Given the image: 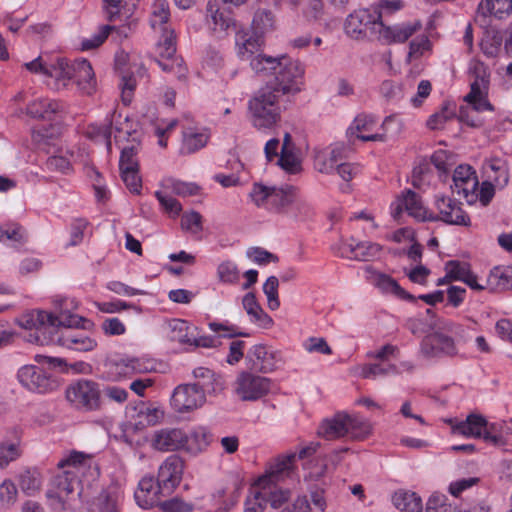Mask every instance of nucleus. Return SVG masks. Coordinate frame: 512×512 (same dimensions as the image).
<instances>
[{
	"label": "nucleus",
	"instance_id": "f257e3e1",
	"mask_svg": "<svg viewBox=\"0 0 512 512\" xmlns=\"http://www.w3.org/2000/svg\"><path fill=\"white\" fill-rule=\"evenodd\" d=\"M251 69L260 77H271L266 84H280L283 91H301L304 67L286 55L257 54L250 59Z\"/></svg>",
	"mask_w": 512,
	"mask_h": 512
},
{
	"label": "nucleus",
	"instance_id": "f03ea898",
	"mask_svg": "<svg viewBox=\"0 0 512 512\" xmlns=\"http://www.w3.org/2000/svg\"><path fill=\"white\" fill-rule=\"evenodd\" d=\"M280 84H266L255 92L248 102L252 124L257 129H271L281 119L286 109L287 96L299 91H283Z\"/></svg>",
	"mask_w": 512,
	"mask_h": 512
},
{
	"label": "nucleus",
	"instance_id": "7ed1b4c3",
	"mask_svg": "<svg viewBox=\"0 0 512 512\" xmlns=\"http://www.w3.org/2000/svg\"><path fill=\"white\" fill-rule=\"evenodd\" d=\"M78 303L74 299L64 298L60 300L58 314L48 313L42 310L24 313L18 320L21 327L28 330H36L39 334L51 333L60 326L88 329L92 326L91 321L78 315L72 314L71 309H77Z\"/></svg>",
	"mask_w": 512,
	"mask_h": 512
},
{
	"label": "nucleus",
	"instance_id": "20e7f679",
	"mask_svg": "<svg viewBox=\"0 0 512 512\" xmlns=\"http://www.w3.org/2000/svg\"><path fill=\"white\" fill-rule=\"evenodd\" d=\"M432 332L420 342L419 355L426 359L454 357L458 348L453 336L460 335L463 326L448 319H437Z\"/></svg>",
	"mask_w": 512,
	"mask_h": 512
},
{
	"label": "nucleus",
	"instance_id": "39448f33",
	"mask_svg": "<svg viewBox=\"0 0 512 512\" xmlns=\"http://www.w3.org/2000/svg\"><path fill=\"white\" fill-rule=\"evenodd\" d=\"M371 433V425L358 415L338 412L324 419L318 428V435L326 440L349 436L353 440L365 439Z\"/></svg>",
	"mask_w": 512,
	"mask_h": 512
},
{
	"label": "nucleus",
	"instance_id": "423d86ee",
	"mask_svg": "<svg viewBox=\"0 0 512 512\" xmlns=\"http://www.w3.org/2000/svg\"><path fill=\"white\" fill-rule=\"evenodd\" d=\"M296 194V189L289 185L276 187L254 183L249 197L257 207L286 216Z\"/></svg>",
	"mask_w": 512,
	"mask_h": 512
},
{
	"label": "nucleus",
	"instance_id": "0eeeda50",
	"mask_svg": "<svg viewBox=\"0 0 512 512\" xmlns=\"http://www.w3.org/2000/svg\"><path fill=\"white\" fill-rule=\"evenodd\" d=\"M382 13L377 8L358 9L349 14L344 23L345 33L352 39H376Z\"/></svg>",
	"mask_w": 512,
	"mask_h": 512
},
{
	"label": "nucleus",
	"instance_id": "6e6552de",
	"mask_svg": "<svg viewBox=\"0 0 512 512\" xmlns=\"http://www.w3.org/2000/svg\"><path fill=\"white\" fill-rule=\"evenodd\" d=\"M469 74L472 77L470 92L464 100L477 112L494 111V106L487 98L490 83L487 66L481 61H472L469 65Z\"/></svg>",
	"mask_w": 512,
	"mask_h": 512
},
{
	"label": "nucleus",
	"instance_id": "1a4fd4ad",
	"mask_svg": "<svg viewBox=\"0 0 512 512\" xmlns=\"http://www.w3.org/2000/svg\"><path fill=\"white\" fill-rule=\"evenodd\" d=\"M434 206L437 213L430 212L429 221H442L449 225L470 226V217L463 210L460 202L445 195H436Z\"/></svg>",
	"mask_w": 512,
	"mask_h": 512
},
{
	"label": "nucleus",
	"instance_id": "9d476101",
	"mask_svg": "<svg viewBox=\"0 0 512 512\" xmlns=\"http://www.w3.org/2000/svg\"><path fill=\"white\" fill-rule=\"evenodd\" d=\"M271 388V381L267 377L241 372L234 384L236 395L243 401H255L265 396Z\"/></svg>",
	"mask_w": 512,
	"mask_h": 512
},
{
	"label": "nucleus",
	"instance_id": "9b49d317",
	"mask_svg": "<svg viewBox=\"0 0 512 512\" xmlns=\"http://www.w3.org/2000/svg\"><path fill=\"white\" fill-rule=\"evenodd\" d=\"M66 398L76 408L91 411L99 408L100 390L97 383L80 380L67 388Z\"/></svg>",
	"mask_w": 512,
	"mask_h": 512
},
{
	"label": "nucleus",
	"instance_id": "f8f14e48",
	"mask_svg": "<svg viewBox=\"0 0 512 512\" xmlns=\"http://www.w3.org/2000/svg\"><path fill=\"white\" fill-rule=\"evenodd\" d=\"M17 379L28 391L40 394L51 392L58 386L55 379L35 365L22 366L17 372Z\"/></svg>",
	"mask_w": 512,
	"mask_h": 512
},
{
	"label": "nucleus",
	"instance_id": "ddd939ff",
	"mask_svg": "<svg viewBox=\"0 0 512 512\" xmlns=\"http://www.w3.org/2000/svg\"><path fill=\"white\" fill-rule=\"evenodd\" d=\"M184 472V461L178 455L168 456L159 466L157 487L162 495L171 494L180 484Z\"/></svg>",
	"mask_w": 512,
	"mask_h": 512
},
{
	"label": "nucleus",
	"instance_id": "4468645a",
	"mask_svg": "<svg viewBox=\"0 0 512 512\" xmlns=\"http://www.w3.org/2000/svg\"><path fill=\"white\" fill-rule=\"evenodd\" d=\"M247 359L251 364V369L262 373H270L284 363L280 350L262 344L254 345L248 351Z\"/></svg>",
	"mask_w": 512,
	"mask_h": 512
},
{
	"label": "nucleus",
	"instance_id": "2eb2a0df",
	"mask_svg": "<svg viewBox=\"0 0 512 512\" xmlns=\"http://www.w3.org/2000/svg\"><path fill=\"white\" fill-rule=\"evenodd\" d=\"M452 180L451 189L454 193L463 197L469 204L477 201L479 181L475 170L470 165H459L456 167Z\"/></svg>",
	"mask_w": 512,
	"mask_h": 512
},
{
	"label": "nucleus",
	"instance_id": "dca6fc26",
	"mask_svg": "<svg viewBox=\"0 0 512 512\" xmlns=\"http://www.w3.org/2000/svg\"><path fill=\"white\" fill-rule=\"evenodd\" d=\"M205 22L209 32L218 39L225 38L235 29V20L229 12L220 8L216 0L207 2Z\"/></svg>",
	"mask_w": 512,
	"mask_h": 512
},
{
	"label": "nucleus",
	"instance_id": "f3484780",
	"mask_svg": "<svg viewBox=\"0 0 512 512\" xmlns=\"http://www.w3.org/2000/svg\"><path fill=\"white\" fill-rule=\"evenodd\" d=\"M72 473V470H64L53 478L46 495L54 509H65L66 498L78 485V477Z\"/></svg>",
	"mask_w": 512,
	"mask_h": 512
},
{
	"label": "nucleus",
	"instance_id": "a211bd4d",
	"mask_svg": "<svg viewBox=\"0 0 512 512\" xmlns=\"http://www.w3.org/2000/svg\"><path fill=\"white\" fill-rule=\"evenodd\" d=\"M205 402L204 392L195 384L179 385L171 397L172 407L179 413H184L202 406Z\"/></svg>",
	"mask_w": 512,
	"mask_h": 512
},
{
	"label": "nucleus",
	"instance_id": "6ab92c4d",
	"mask_svg": "<svg viewBox=\"0 0 512 512\" xmlns=\"http://www.w3.org/2000/svg\"><path fill=\"white\" fill-rule=\"evenodd\" d=\"M422 28L419 20L402 22L392 26L385 25L381 19L377 40L390 45L393 43H404Z\"/></svg>",
	"mask_w": 512,
	"mask_h": 512
},
{
	"label": "nucleus",
	"instance_id": "aec40b11",
	"mask_svg": "<svg viewBox=\"0 0 512 512\" xmlns=\"http://www.w3.org/2000/svg\"><path fill=\"white\" fill-rule=\"evenodd\" d=\"M71 328L60 326V328L54 331L50 341L68 349L81 352L91 351L96 347L97 343L94 339L81 332L73 331Z\"/></svg>",
	"mask_w": 512,
	"mask_h": 512
},
{
	"label": "nucleus",
	"instance_id": "412c9836",
	"mask_svg": "<svg viewBox=\"0 0 512 512\" xmlns=\"http://www.w3.org/2000/svg\"><path fill=\"white\" fill-rule=\"evenodd\" d=\"M296 457L297 454L291 452L274 458L268 464L265 474L257 479L258 483H278L286 478L292 477L295 470Z\"/></svg>",
	"mask_w": 512,
	"mask_h": 512
},
{
	"label": "nucleus",
	"instance_id": "4be33fe9",
	"mask_svg": "<svg viewBox=\"0 0 512 512\" xmlns=\"http://www.w3.org/2000/svg\"><path fill=\"white\" fill-rule=\"evenodd\" d=\"M404 210L417 220L429 221L430 211L424 207L419 195L412 190L404 192L392 205L393 217L398 218Z\"/></svg>",
	"mask_w": 512,
	"mask_h": 512
},
{
	"label": "nucleus",
	"instance_id": "5701e85b",
	"mask_svg": "<svg viewBox=\"0 0 512 512\" xmlns=\"http://www.w3.org/2000/svg\"><path fill=\"white\" fill-rule=\"evenodd\" d=\"M187 434L180 428H162L154 432L152 447L162 452L184 450Z\"/></svg>",
	"mask_w": 512,
	"mask_h": 512
},
{
	"label": "nucleus",
	"instance_id": "b1692460",
	"mask_svg": "<svg viewBox=\"0 0 512 512\" xmlns=\"http://www.w3.org/2000/svg\"><path fill=\"white\" fill-rule=\"evenodd\" d=\"M382 250V246L369 242H356L355 239L341 241L339 246V253L341 257L354 259L358 261H368L376 256Z\"/></svg>",
	"mask_w": 512,
	"mask_h": 512
},
{
	"label": "nucleus",
	"instance_id": "393cba45",
	"mask_svg": "<svg viewBox=\"0 0 512 512\" xmlns=\"http://www.w3.org/2000/svg\"><path fill=\"white\" fill-rule=\"evenodd\" d=\"M447 422L451 427L452 433L455 435L483 439L486 418L481 414L471 413L465 420L449 419Z\"/></svg>",
	"mask_w": 512,
	"mask_h": 512
},
{
	"label": "nucleus",
	"instance_id": "a878e982",
	"mask_svg": "<svg viewBox=\"0 0 512 512\" xmlns=\"http://www.w3.org/2000/svg\"><path fill=\"white\" fill-rule=\"evenodd\" d=\"M22 433L18 428H11L0 440V468H6L22 455Z\"/></svg>",
	"mask_w": 512,
	"mask_h": 512
},
{
	"label": "nucleus",
	"instance_id": "bb28decb",
	"mask_svg": "<svg viewBox=\"0 0 512 512\" xmlns=\"http://www.w3.org/2000/svg\"><path fill=\"white\" fill-rule=\"evenodd\" d=\"M365 279L384 293H392L402 299H412L400 285L387 274L376 271L372 266H366L364 269Z\"/></svg>",
	"mask_w": 512,
	"mask_h": 512
},
{
	"label": "nucleus",
	"instance_id": "cd10ccee",
	"mask_svg": "<svg viewBox=\"0 0 512 512\" xmlns=\"http://www.w3.org/2000/svg\"><path fill=\"white\" fill-rule=\"evenodd\" d=\"M326 501L322 490H311L308 496H299L281 512H324Z\"/></svg>",
	"mask_w": 512,
	"mask_h": 512
},
{
	"label": "nucleus",
	"instance_id": "c85d7f7f",
	"mask_svg": "<svg viewBox=\"0 0 512 512\" xmlns=\"http://www.w3.org/2000/svg\"><path fill=\"white\" fill-rule=\"evenodd\" d=\"M254 488L262 498L265 505L267 506V504H270L274 509L280 508L291 497L289 489L279 487L277 486V483L274 482L258 483V480H256Z\"/></svg>",
	"mask_w": 512,
	"mask_h": 512
},
{
	"label": "nucleus",
	"instance_id": "c756f323",
	"mask_svg": "<svg viewBox=\"0 0 512 512\" xmlns=\"http://www.w3.org/2000/svg\"><path fill=\"white\" fill-rule=\"evenodd\" d=\"M482 170L486 178L499 189L505 188L510 179L509 166L505 159L492 157L483 162Z\"/></svg>",
	"mask_w": 512,
	"mask_h": 512
},
{
	"label": "nucleus",
	"instance_id": "7c9ffc66",
	"mask_svg": "<svg viewBox=\"0 0 512 512\" xmlns=\"http://www.w3.org/2000/svg\"><path fill=\"white\" fill-rule=\"evenodd\" d=\"M375 123V118L372 115H358L348 128L347 133L351 136L355 135L357 139L362 141H385V134L368 133L375 126Z\"/></svg>",
	"mask_w": 512,
	"mask_h": 512
},
{
	"label": "nucleus",
	"instance_id": "2f4dec72",
	"mask_svg": "<svg viewBox=\"0 0 512 512\" xmlns=\"http://www.w3.org/2000/svg\"><path fill=\"white\" fill-rule=\"evenodd\" d=\"M73 79L83 93L90 95L95 91V74L91 64L86 59L74 62Z\"/></svg>",
	"mask_w": 512,
	"mask_h": 512
},
{
	"label": "nucleus",
	"instance_id": "473e14b6",
	"mask_svg": "<svg viewBox=\"0 0 512 512\" xmlns=\"http://www.w3.org/2000/svg\"><path fill=\"white\" fill-rule=\"evenodd\" d=\"M193 375L197 380L194 384L204 392V395L216 394L223 389L221 377L206 367L194 369Z\"/></svg>",
	"mask_w": 512,
	"mask_h": 512
},
{
	"label": "nucleus",
	"instance_id": "72a5a7b5",
	"mask_svg": "<svg viewBox=\"0 0 512 512\" xmlns=\"http://www.w3.org/2000/svg\"><path fill=\"white\" fill-rule=\"evenodd\" d=\"M61 109L60 102L48 98H39L29 103L26 111L33 118L52 120Z\"/></svg>",
	"mask_w": 512,
	"mask_h": 512
},
{
	"label": "nucleus",
	"instance_id": "f704fd0d",
	"mask_svg": "<svg viewBox=\"0 0 512 512\" xmlns=\"http://www.w3.org/2000/svg\"><path fill=\"white\" fill-rule=\"evenodd\" d=\"M242 304L252 322L265 329L272 326V318L258 304L254 293H247L243 297Z\"/></svg>",
	"mask_w": 512,
	"mask_h": 512
},
{
	"label": "nucleus",
	"instance_id": "c9c22d12",
	"mask_svg": "<svg viewBox=\"0 0 512 512\" xmlns=\"http://www.w3.org/2000/svg\"><path fill=\"white\" fill-rule=\"evenodd\" d=\"M394 506L402 512H422V499L415 492L398 490L392 496Z\"/></svg>",
	"mask_w": 512,
	"mask_h": 512
},
{
	"label": "nucleus",
	"instance_id": "e433bc0d",
	"mask_svg": "<svg viewBox=\"0 0 512 512\" xmlns=\"http://www.w3.org/2000/svg\"><path fill=\"white\" fill-rule=\"evenodd\" d=\"M168 327L170 329V340L189 346L192 345L194 334L197 331L196 327L182 319H172Z\"/></svg>",
	"mask_w": 512,
	"mask_h": 512
},
{
	"label": "nucleus",
	"instance_id": "4c0bfd02",
	"mask_svg": "<svg viewBox=\"0 0 512 512\" xmlns=\"http://www.w3.org/2000/svg\"><path fill=\"white\" fill-rule=\"evenodd\" d=\"M91 459V455L73 450L57 463V467L63 471L72 470V475L77 476L78 472L89 466Z\"/></svg>",
	"mask_w": 512,
	"mask_h": 512
},
{
	"label": "nucleus",
	"instance_id": "58836bf2",
	"mask_svg": "<svg viewBox=\"0 0 512 512\" xmlns=\"http://www.w3.org/2000/svg\"><path fill=\"white\" fill-rule=\"evenodd\" d=\"M511 12L512 0H482L477 7V13L483 17L493 15L502 18Z\"/></svg>",
	"mask_w": 512,
	"mask_h": 512
},
{
	"label": "nucleus",
	"instance_id": "ea45409f",
	"mask_svg": "<svg viewBox=\"0 0 512 512\" xmlns=\"http://www.w3.org/2000/svg\"><path fill=\"white\" fill-rule=\"evenodd\" d=\"M112 120L107 119L103 124H89L85 129V135L96 143L105 144L108 152L112 149L111 143Z\"/></svg>",
	"mask_w": 512,
	"mask_h": 512
},
{
	"label": "nucleus",
	"instance_id": "a19ab883",
	"mask_svg": "<svg viewBox=\"0 0 512 512\" xmlns=\"http://www.w3.org/2000/svg\"><path fill=\"white\" fill-rule=\"evenodd\" d=\"M47 69V76L54 78L57 83H62L63 86H66L73 79L74 63L69 64L63 58H57L50 62Z\"/></svg>",
	"mask_w": 512,
	"mask_h": 512
},
{
	"label": "nucleus",
	"instance_id": "79ce46f5",
	"mask_svg": "<svg viewBox=\"0 0 512 512\" xmlns=\"http://www.w3.org/2000/svg\"><path fill=\"white\" fill-rule=\"evenodd\" d=\"M209 139V134L205 131H197L194 129H188L183 133V141L181 146V152L190 154L203 148Z\"/></svg>",
	"mask_w": 512,
	"mask_h": 512
},
{
	"label": "nucleus",
	"instance_id": "37998d69",
	"mask_svg": "<svg viewBox=\"0 0 512 512\" xmlns=\"http://www.w3.org/2000/svg\"><path fill=\"white\" fill-rule=\"evenodd\" d=\"M159 492L153 477H143L138 485V490L135 492V499L139 506L147 508L154 502V497Z\"/></svg>",
	"mask_w": 512,
	"mask_h": 512
},
{
	"label": "nucleus",
	"instance_id": "c03bdc74",
	"mask_svg": "<svg viewBox=\"0 0 512 512\" xmlns=\"http://www.w3.org/2000/svg\"><path fill=\"white\" fill-rule=\"evenodd\" d=\"M18 480L21 490L27 495H34L40 490L42 485L41 475L35 469L22 471L18 476Z\"/></svg>",
	"mask_w": 512,
	"mask_h": 512
},
{
	"label": "nucleus",
	"instance_id": "a18cd8bd",
	"mask_svg": "<svg viewBox=\"0 0 512 512\" xmlns=\"http://www.w3.org/2000/svg\"><path fill=\"white\" fill-rule=\"evenodd\" d=\"M401 371L395 364L373 363L364 365L361 368V376L366 379H375L389 375H399Z\"/></svg>",
	"mask_w": 512,
	"mask_h": 512
},
{
	"label": "nucleus",
	"instance_id": "49530a36",
	"mask_svg": "<svg viewBox=\"0 0 512 512\" xmlns=\"http://www.w3.org/2000/svg\"><path fill=\"white\" fill-rule=\"evenodd\" d=\"M237 54L245 61H249L253 56L259 54L260 43L255 37L238 36L236 40Z\"/></svg>",
	"mask_w": 512,
	"mask_h": 512
},
{
	"label": "nucleus",
	"instance_id": "de8ad7c7",
	"mask_svg": "<svg viewBox=\"0 0 512 512\" xmlns=\"http://www.w3.org/2000/svg\"><path fill=\"white\" fill-rule=\"evenodd\" d=\"M209 442L208 433L204 429H198L190 435L187 434L184 450L191 454H198L207 448Z\"/></svg>",
	"mask_w": 512,
	"mask_h": 512
},
{
	"label": "nucleus",
	"instance_id": "09e8293b",
	"mask_svg": "<svg viewBox=\"0 0 512 512\" xmlns=\"http://www.w3.org/2000/svg\"><path fill=\"white\" fill-rule=\"evenodd\" d=\"M25 239V230L19 224L10 223L0 226V242L21 244L25 241Z\"/></svg>",
	"mask_w": 512,
	"mask_h": 512
},
{
	"label": "nucleus",
	"instance_id": "8fccbe9b",
	"mask_svg": "<svg viewBox=\"0 0 512 512\" xmlns=\"http://www.w3.org/2000/svg\"><path fill=\"white\" fill-rule=\"evenodd\" d=\"M157 52L160 58L170 60L176 53V42L173 30L167 27L162 29V37L157 46Z\"/></svg>",
	"mask_w": 512,
	"mask_h": 512
},
{
	"label": "nucleus",
	"instance_id": "3c124183",
	"mask_svg": "<svg viewBox=\"0 0 512 512\" xmlns=\"http://www.w3.org/2000/svg\"><path fill=\"white\" fill-rule=\"evenodd\" d=\"M455 117V108L449 104L444 105L442 109L427 120V127L431 130L442 129L446 122Z\"/></svg>",
	"mask_w": 512,
	"mask_h": 512
},
{
	"label": "nucleus",
	"instance_id": "603ef678",
	"mask_svg": "<svg viewBox=\"0 0 512 512\" xmlns=\"http://www.w3.org/2000/svg\"><path fill=\"white\" fill-rule=\"evenodd\" d=\"M170 18L169 4L166 0H155L152 6L151 26L155 29L157 26L165 25Z\"/></svg>",
	"mask_w": 512,
	"mask_h": 512
},
{
	"label": "nucleus",
	"instance_id": "864d4df0",
	"mask_svg": "<svg viewBox=\"0 0 512 512\" xmlns=\"http://www.w3.org/2000/svg\"><path fill=\"white\" fill-rule=\"evenodd\" d=\"M163 185L171 189L173 193L183 197L196 195L199 191V186L195 183L183 182L174 178L165 179Z\"/></svg>",
	"mask_w": 512,
	"mask_h": 512
},
{
	"label": "nucleus",
	"instance_id": "5fc2aeb1",
	"mask_svg": "<svg viewBox=\"0 0 512 512\" xmlns=\"http://www.w3.org/2000/svg\"><path fill=\"white\" fill-rule=\"evenodd\" d=\"M114 30V26L103 25L99 31L91 37L83 38L80 43L81 50L88 51L98 48L107 39L109 33Z\"/></svg>",
	"mask_w": 512,
	"mask_h": 512
},
{
	"label": "nucleus",
	"instance_id": "6e6d98bb",
	"mask_svg": "<svg viewBox=\"0 0 512 512\" xmlns=\"http://www.w3.org/2000/svg\"><path fill=\"white\" fill-rule=\"evenodd\" d=\"M311 214L312 208L309 203L298 197L296 194L286 216L296 220H304L310 217Z\"/></svg>",
	"mask_w": 512,
	"mask_h": 512
},
{
	"label": "nucleus",
	"instance_id": "4d7b16f0",
	"mask_svg": "<svg viewBox=\"0 0 512 512\" xmlns=\"http://www.w3.org/2000/svg\"><path fill=\"white\" fill-rule=\"evenodd\" d=\"M279 280L276 276H270L263 285V292L267 297L268 307L277 310L280 306L278 297Z\"/></svg>",
	"mask_w": 512,
	"mask_h": 512
},
{
	"label": "nucleus",
	"instance_id": "13d9d810",
	"mask_svg": "<svg viewBox=\"0 0 512 512\" xmlns=\"http://www.w3.org/2000/svg\"><path fill=\"white\" fill-rule=\"evenodd\" d=\"M107 367L110 377L114 380H119L132 375L129 358L111 360L107 363Z\"/></svg>",
	"mask_w": 512,
	"mask_h": 512
},
{
	"label": "nucleus",
	"instance_id": "bf43d9fd",
	"mask_svg": "<svg viewBox=\"0 0 512 512\" xmlns=\"http://www.w3.org/2000/svg\"><path fill=\"white\" fill-rule=\"evenodd\" d=\"M109 21L117 19H130L131 14L129 9H125L122 2L123 0H103Z\"/></svg>",
	"mask_w": 512,
	"mask_h": 512
},
{
	"label": "nucleus",
	"instance_id": "052dcab7",
	"mask_svg": "<svg viewBox=\"0 0 512 512\" xmlns=\"http://www.w3.org/2000/svg\"><path fill=\"white\" fill-rule=\"evenodd\" d=\"M483 440L494 446H503L506 442L502 434V424L490 423L486 420Z\"/></svg>",
	"mask_w": 512,
	"mask_h": 512
},
{
	"label": "nucleus",
	"instance_id": "680f3d73",
	"mask_svg": "<svg viewBox=\"0 0 512 512\" xmlns=\"http://www.w3.org/2000/svg\"><path fill=\"white\" fill-rule=\"evenodd\" d=\"M217 275L221 282L234 284L239 280V271L232 261H224L217 268Z\"/></svg>",
	"mask_w": 512,
	"mask_h": 512
},
{
	"label": "nucleus",
	"instance_id": "e2e57ef3",
	"mask_svg": "<svg viewBox=\"0 0 512 512\" xmlns=\"http://www.w3.org/2000/svg\"><path fill=\"white\" fill-rule=\"evenodd\" d=\"M138 146L139 144H132L122 149L119 160L120 170H125L126 167L129 169L139 168V163L136 158L138 153Z\"/></svg>",
	"mask_w": 512,
	"mask_h": 512
},
{
	"label": "nucleus",
	"instance_id": "0e129e2a",
	"mask_svg": "<svg viewBox=\"0 0 512 512\" xmlns=\"http://www.w3.org/2000/svg\"><path fill=\"white\" fill-rule=\"evenodd\" d=\"M469 271V265L465 262L451 260L445 264V272H447L449 280L463 282Z\"/></svg>",
	"mask_w": 512,
	"mask_h": 512
},
{
	"label": "nucleus",
	"instance_id": "69168bd1",
	"mask_svg": "<svg viewBox=\"0 0 512 512\" xmlns=\"http://www.w3.org/2000/svg\"><path fill=\"white\" fill-rule=\"evenodd\" d=\"M18 490L14 482L4 480L0 485V503L2 506L10 507L17 500Z\"/></svg>",
	"mask_w": 512,
	"mask_h": 512
},
{
	"label": "nucleus",
	"instance_id": "338daca9",
	"mask_svg": "<svg viewBox=\"0 0 512 512\" xmlns=\"http://www.w3.org/2000/svg\"><path fill=\"white\" fill-rule=\"evenodd\" d=\"M160 508L163 512H192L194 510V504L186 502L179 497H173L160 504Z\"/></svg>",
	"mask_w": 512,
	"mask_h": 512
},
{
	"label": "nucleus",
	"instance_id": "774afa93",
	"mask_svg": "<svg viewBox=\"0 0 512 512\" xmlns=\"http://www.w3.org/2000/svg\"><path fill=\"white\" fill-rule=\"evenodd\" d=\"M449 503L447 498L442 494H433L429 497L426 504V512H455Z\"/></svg>",
	"mask_w": 512,
	"mask_h": 512
}]
</instances>
